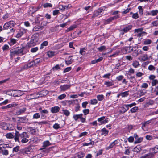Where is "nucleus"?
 <instances>
[{
	"mask_svg": "<svg viewBox=\"0 0 158 158\" xmlns=\"http://www.w3.org/2000/svg\"><path fill=\"white\" fill-rule=\"evenodd\" d=\"M16 25L15 22L13 21H10L6 23L3 26V29L4 30L10 29V32L14 33L15 29L11 28L14 27Z\"/></svg>",
	"mask_w": 158,
	"mask_h": 158,
	"instance_id": "obj_1",
	"label": "nucleus"
},
{
	"mask_svg": "<svg viewBox=\"0 0 158 158\" xmlns=\"http://www.w3.org/2000/svg\"><path fill=\"white\" fill-rule=\"evenodd\" d=\"M83 114H74L73 115V118L76 121L78 119H80V121L82 123H84L85 122V119L82 117Z\"/></svg>",
	"mask_w": 158,
	"mask_h": 158,
	"instance_id": "obj_2",
	"label": "nucleus"
},
{
	"mask_svg": "<svg viewBox=\"0 0 158 158\" xmlns=\"http://www.w3.org/2000/svg\"><path fill=\"white\" fill-rule=\"evenodd\" d=\"M132 27V25H130L126 26L123 28L121 29L119 31L120 34L121 35H123L125 33L128 32L131 30Z\"/></svg>",
	"mask_w": 158,
	"mask_h": 158,
	"instance_id": "obj_3",
	"label": "nucleus"
},
{
	"mask_svg": "<svg viewBox=\"0 0 158 158\" xmlns=\"http://www.w3.org/2000/svg\"><path fill=\"white\" fill-rule=\"evenodd\" d=\"M32 148L31 146H28L27 148H25L20 150V153L23 155L27 154L30 153V152L32 150Z\"/></svg>",
	"mask_w": 158,
	"mask_h": 158,
	"instance_id": "obj_4",
	"label": "nucleus"
},
{
	"mask_svg": "<svg viewBox=\"0 0 158 158\" xmlns=\"http://www.w3.org/2000/svg\"><path fill=\"white\" fill-rule=\"evenodd\" d=\"M39 40L38 37L37 36H34L31 39L30 41L29 46H34L35 45Z\"/></svg>",
	"mask_w": 158,
	"mask_h": 158,
	"instance_id": "obj_5",
	"label": "nucleus"
},
{
	"mask_svg": "<svg viewBox=\"0 0 158 158\" xmlns=\"http://www.w3.org/2000/svg\"><path fill=\"white\" fill-rule=\"evenodd\" d=\"M103 11L104 10L102 8H99L94 12L92 18H94L95 17L98 16L100 15H102Z\"/></svg>",
	"mask_w": 158,
	"mask_h": 158,
	"instance_id": "obj_6",
	"label": "nucleus"
},
{
	"mask_svg": "<svg viewBox=\"0 0 158 158\" xmlns=\"http://www.w3.org/2000/svg\"><path fill=\"white\" fill-rule=\"evenodd\" d=\"M27 31V29L23 28H20L19 31L16 34L15 37L17 38L21 37L24 34H25Z\"/></svg>",
	"mask_w": 158,
	"mask_h": 158,
	"instance_id": "obj_7",
	"label": "nucleus"
},
{
	"mask_svg": "<svg viewBox=\"0 0 158 158\" xmlns=\"http://www.w3.org/2000/svg\"><path fill=\"white\" fill-rule=\"evenodd\" d=\"M97 120L98 121L100 122V124H99V125L105 124L108 123L109 121L108 119V118L105 119V117L104 116H102L98 118Z\"/></svg>",
	"mask_w": 158,
	"mask_h": 158,
	"instance_id": "obj_8",
	"label": "nucleus"
},
{
	"mask_svg": "<svg viewBox=\"0 0 158 158\" xmlns=\"http://www.w3.org/2000/svg\"><path fill=\"white\" fill-rule=\"evenodd\" d=\"M118 143V141L117 140H116L110 143L109 146L106 147V149L108 150L112 148Z\"/></svg>",
	"mask_w": 158,
	"mask_h": 158,
	"instance_id": "obj_9",
	"label": "nucleus"
},
{
	"mask_svg": "<svg viewBox=\"0 0 158 158\" xmlns=\"http://www.w3.org/2000/svg\"><path fill=\"white\" fill-rule=\"evenodd\" d=\"M39 110L40 112V114L41 115V117L42 118H44L45 114H47L48 113V112L47 110L44 109L42 110L41 107H40L39 109Z\"/></svg>",
	"mask_w": 158,
	"mask_h": 158,
	"instance_id": "obj_10",
	"label": "nucleus"
},
{
	"mask_svg": "<svg viewBox=\"0 0 158 158\" xmlns=\"http://www.w3.org/2000/svg\"><path fill=\"white\" fill-rule=\"evenodd\" d=\"M19 119L18 121L21 123H27L28 122V118H26V116L22 117H18Z\"/></svg>",
	"mask_w": 158,
	"mask_h": 158,
	"instance_id": "obj_11",
	"label": "nucleus"
},
{
	"mask_svg": "<svg viewBox=\"0 0 158 158\" xmlns=\"http://www.w3.org/2000/svg\"><path fill=\"white\" fill-rule=\"evenodd\" d=\"M60 108L58 106H55L50 108L51 112L52 113L58 112L60 110Z\"/></svg>",
	"mask_w": 158,
	"mask_h": 158,
	"instance_id": "obj_12",
	"label": "nucleus"
},
{
	"mask_svg": "<svg viewBox=\"0 0 158 158\" xmlns=\"http://www.w3.org/2000/svg\"><path fill=\"white\" fill-rule=\"evenodd\" d=\"M119 18L118 15L115 16L114 17H111L106 19L105 21V23L106 24H108L109 23L112 21V20L117 19Z\"/></svg>",
	"mask_w": 158,
	"mask_h": 158,
	"instance_id": "obj_13",
	"label": "nucleus"
},
{
	"mask_svg": "<svg viewBox=\"0 0 158 158\" xmlns=\"http://www.w3.org/2000/svg\"><path fill=\"white\" fill-rule=\"evenodd\" d=\"M26 110V109L25 108L19 109L16 111V114L17 115L23 114L25 112Z\"/></svg>",
	"mask_w": 158,
	"mask_h": 158,
	"instance_id": "obj_14",
	"label": "nucleus"
},
{
	"mask_svg": "<svg viewBox=\"0 0 158 158\" xmlns=\"http://www.w3.org/2000/svg\"><path fill=\"white\" fill-rule=\"evenodd\" d=\"M72 56H69L66 59L65 61V63L66 64L68 65L71 64L73 61V59L71 58Z\"/></svg>",
	"mask_w": 158,
	"mask_h": 158,
	"instance_id": "obj_15",
	"label": "nucleus"
},
{
	"mask_svg": "<svg viewBox=\"0 0 158 158\" xmlns=\"http://www.w3.org/2000/svg\"><path fill=\"white\" fill-rule=\"evenodd\" d=\"M70 85H61L60 88L61 91H65L70 88Z\"/></svg>",
	"mask_w": 158,
	"mask_h": 158,
	"instance_id": "obj_16",
	"label": "nucleus"
},
{
	"mask_svg": "<svg viewBox=\"0 0 158 158\" xmlns=\"http://www.w3.org/2000/svg\"><path fill=\"white\" fill-rule=\"evenodd\" d=\"M23 136L22 134H20L19 132L15 131V137L14 138V139L15 140V141H18L19 142V138L20 136L21 137L22 136Z\"/></svg>",
	"mask_w": 158,
	"mask_h": 158,
	"instance_id": "obj_17",
	"label": "nucleus"
},
{
	"mask_svg": "<svg viewBox=\"0 0 158 158\" xmlns=\"http://www.w3.org/2000/svg\"><path fill=\"white\" fill-rule=\"evenodd\" d=\"M26 132H23L22 133V135L23 136H21V138L22 139L21 140V142L23 143H25L27 142L28 141V139H27L26 138L24 137V136L25 135H26Z\"/></svg>",
	"mask_w": 158,
	"mask_h": 158,
	"instance_id": "obj_18",
	"label": "nucleus"
},
{
	"mask_svg": "<svg viewBox=\"0 0 158 158\" xmlns=\"http://www.w3.org/2000/svg\"><path fill=\"white\" fill-rule=\"evenodd\" d=\"M51 144L50 143L49 141H46L44 142L43 143V145L42 148L40 149V150H42L45 149L46 147L50 145Z\"/></svg>",
	"mask_w": 158,
	"mask_h": 158,
	"instance_id": "obj_19",
	"label": "nucleus"
},
{
	"mask_svg": "<svg viewBox=\"0 0 158 158\" xmlns=\"http://www.w3.org/2000/svg\"><path fill=\"white\" fill-rule=\"evenodd\" d=\"M20 91L18 90H13V91L12 96L13 97H19L20 96Z\"/></svg>",
	"mask_w": 158,
	"mask_h": 158,
	"instance_id": "obj_20",
	"label": "nucleus"
},
{
	"mask_svg": "<svg viewBox=\"0 0 158 158\" xmlns=\"http://www.w3.org/2000/svg\"><path fill=\"white\" fill-rule=\"evenodd\" d=\"M129 91H126L123 92H121L119 94L122 98L126 97L129 95Z\"/></svg>",
	"mask_w": 158,
	"mask_h": 158,
	"instance_id": "obj_21",
	"label": "nucleus"
},
{
	"mask_svg": "<svg viewBox=\"0 0 158 158\" xmlns=\"http://www.w3.org/2000/svg\"><path fill=\"white\" fill-rule=\"evenodd\" d=\"M152 40L149 39H144L143 40V43L144 45H149L152 43Z\"/></svg>",
	"mask_w": 158,
	"mask_h": 158,
	"instance_id": "obj_22",
	"label": "nucleus"
},
{
	"mask_svg": "<svg viewBox=\"0 0 158 158\" xmlns=\"http://www.w3.org/2000/svg\"><path fill=\"white\" fill-rule=\"evenodd\" d=\"M149 56L146 54H143L141 57V60H142L144 61L149 59Z\"/></svg>",
	"mask_w": 158,
	"mask_h": 158,
	"instance_id": "obj_23",
	"label": "nucleus"
},
{
	"mask_svg": "<svg viewBox=\"0 0 158 158\" xmlns=\"http://www.w3.org/2000/svg\"><path fill=\"white\" fill-rule=\"evenodd\" d=\"M101 131L102 132L101 135L104 136L107 135L108 134L109 132V131L105 128L102 129L101 130Z\"/></svg>",
	"mask_w": 158,
	"mask_h": 158,
	"instance_id": "obj_24",
	"label": "nucleus"
},
{
	"mask_svg": "<svg viewBox=\"0 0 158 158\" xmlns=\"http://www.w3.org/2000/svg\"><path fill=\"white\" fill-rule=\"evenodd\" d=\"M47 53V55L49 57H52L56 55V52L52 51H48Z\"/></svg>",
	"mask_w": 158,
	"mask_h": 158,
	"instance_id": "obj_25",
	"label": "nucleus"
},
{
	"mask_svg": "<svg viewBox=\"0 0 158 158\" xmlns=\"http://www.w3.org/2000/svg\"><path fill=\"white\" fill-rule=\"evenodd\" d=\"M122 109V111L121 112L122 113H124L126 112L129 109L128 107L126 105V104L124 105L121 107Z\"/></svg>",
	"mask_w": 158,
	"mask_h": 158,
	"instance_id": "obj_26",
	"label": "nucleus"
},
{
	"mask_svg": "<svg viewBox=\"0 0 158 158\" xmlns=\"http://www.w3.org/2000/svg\"><path fill=\"white\" fill-rule=\"evenodd\" d=\"M125 50L129 53L131 52L134 50L133 46H129L126 47L125 48Z\"/></svg>",
	"mask_w": 158,
	"mask_h": 158,
	"instance_id": "obj_27",
	"label": "nucleus"
},
{
	"mask_svg": "<svg viewBox=\"0 0 158 158\" xmlns=\"http://www.w3.org/2000/svg\"><path fill=\"white\" fill-rule=\"evenodd\" d=\"M85 154L82 152H79L76 155V157L77 158H83Z\"/></svg>",
	"mask_w": 158,
	"mask_h": 158,
	"instance_id": "obj_28",
	"label": "nucleus"
},
{
	"mask_svg": "<svg viewBox=\"0 0 158 158\" xmlns=\"http://www.w3.org/2000/svg\"><path fill=\"white\" fill-rule=\"evenodd\" d=\"M5 136L7 139H11L14 138V135L11 133H9L5 135Z\"/></svg>",
	"mask_w": 158,
	"mask_h": 158,
	"instance_id": "obj_29",
	"label": "nucleus"
},
{
	"mask_svg": "<svg viewBox=\"0 0 158 158\" xmlns=\"http://www.w3.org/2000/svg\"><path fill=\"white\" fill-rule=\"evenodd\" d=\"M34 123H37L38 125H42L44 124H47L48 123V121H43L41 122H37L35 121L34 122Z\"/></svg>",
	"mask_w": 158,
	"mask_h": 158,
	"instance_id": "obj_30",
	"label": "nucleus"
},
{
	"mask_svg": "<svg viewBox=\"0 0 158 158\" xmlns=\"http://www.w3.org/2000/svg\"><path fill=\"white\" fill-rule=\"evenodd\" d=\"M16 49V50H10V56L11 57H13L15 55H18Z\"/></svg>",
	"mask_w": 158,
	"mask_h": 158,
	"instance_id": "obj_31",
	"label": "nucleus"
},
{
	"mask_svg": "<svg viewBox=\"0 0 158 158\" xmlns=\"http://www.w3.org/2000/svg\"><path fill=\"white\" fill-rule=\"evenodd\" d=\"M43 60V59L41 58H38L35 59L34 60V62L35 64H38L39 63L41 62Z\"/></svg>",
	"mask_w": 158,
	"mask_h": 158,
	"instance_id": "obj_32",
	"label": "nucleus"
},
{
	"mask_svg": "<svg viewBox=\"0 0 158 158\" xmlns=\"http://www.w3.org/2000/svg\"><path fill=\"white\" fill-rule=\"evenodd\" d=\"M139 62L137 61H133L132 65L135 68H137L139 65Z\"/></svg>",
	"mask_w": 158,
	"mask_h": 158,
	"instance_id": "obj_33",
	"label": "nucleus"
},
{
	"mask_svg": "<svg viewBox=\"0 0 158 158\" xmlns=\"http://www.w3.org/2000/svg\"><path fill=\"white\" fill-rule=\"evenodd\" d=\"M48 44V42L47 41H44L41 44L40 49H42L44 46H47Z\"/></svg>",
	"mask_w": 158,
	"mask_h": 158,
	"instance_id": "obj_34",
	"label": "nucleus"
},
{
	"mask_svg": "<svg viewBox=\"0 0 158 158\" xmlns=\"http://www.w3.org/2000/svg\"><path fill=\"white\" fill-rule=\"evenodd\" d=\"M141 150V148L139 146L137 145L136 147H135L133 149V151L135 152L138 153L140 152Z\"/></svg>",
	"mask_w": 158,
	"mask_h": 158,
	"instance_id": "obj_35",
	"label": "nucleus"
},
{
	"mask_svg": "<svg viewBox=\"0 0 158 158\" xmlns=\"http://www.w3.org/2000/svg\"><path fill=\"white\" fill-rule=\"evenodd\" d=\"M40 115L39 113H35L33 116V119H38L40 118Z\"/></svg>",
	"mask_w": 158,
	"mask_h": 158,
	"instance_id": "obj_36",
	"label": "nucleus"
},
{
	"mask_svg": "<svg viewBox=\"0 0 158 158\" xmlns=\"http://www.w3.org/2000/svg\"><path fill=\"white\" fill-rule=\"evenodd\" d=\"M138 110L139 108L138 107L135 106L131 109L130 110V111L131 112L133 113L136 112Z\"/></svg>",
	"mask_w": 158,
	"mask_h": 158,
	"instance_id": "obj_37",
	"label": "nucleus"
},
{
	"mask_svg": "<svg viewBox=\"0 0 158 158\" xmlns=\"http://www.w3.org/2000/svg\"><path fill=\"white\" fill-rule=\"evenodd\" d=\"M42 29L38 25L35 26L33 29V31H36L38 30H40Z\"/></svg>",
	"mask_w": 158,
	"mask_h": 158,
	"instance_id": "obj_38",
	"label": "nucleus"
},
{
	"mask_svg": "<svg viewBox=\"0 0 158 158\" xmlns=\"http://www.w3.org/2000/svg\"><path fill=\"white\" fill-rule=\"evenodd\" d=\"M1 153L3 155L7 156L9 154V151L6 149L2 150Z\"/></svg>",
	"mask_w": 158,
	"mask_h": 158,
	"instance_id": "obj_39",
	"label": "nucleus"
},
{
	"mask_svg": "<svg viewBox=\"0 0 158 158\" xmlns=\"http://www.w3.org/2000/svg\"><path fill=\"white\" fill-rule=\"evenodd\" d=\"M97 98L98 100L100 101H102L104 98V96L103 95H97Z\"/></svg>",
	"mask_w": 158,
	"mask_h": 158,
	"instance_id": "obj_40",
	"label": "nucleus"
},
{
	"mask_svg": "<svg viewBox=\"0 0 158 158\" xmlns=\"http://www.w3.org/2000/svg\"><path fill=\"white\" fill-rule=\"evenodd\" d=\"M151 151L154 153H156L158 152V146H156L153 148L151 149Z\"/></svg>",
	"mask_w": 158,
	"mask_h": 158,
	"instance_id": "obj_41",
	"label": "nucleus"
},
{
	"mask_svg": "<svg viewBox=\"0 0 158 158\" xmlns=\"http://www.w3.org/2000/svg\"><path fill=\"white\" fill-rule=\"evenodd\" d=\"M124 76L122 75H120L116 77V80L118 81H121L124 79Z\"/></svg>",
	"mask_w": 158,
	"mask_h": 158,
	"instance_id": "obj_42",
	"label": "nucleus"
},
{
	"mask_svg": "<svg viewBox=\"0 0 158 158\" xmlns=\"http://www.w3.org/2000/svg\"><path fill=\"white\" fill-rule=\"evenodd\" d=\"M104 84L106 85L107 87L113 85V84L111 81H105Z\"/></svg>",
	"mask_w": 158,
	"mask_h": 158,
	"instance_id": "obj_43",
	"label": "nucleus"
},
{
	"mask_svg": "<svg viewBox=\"0 0 158 158\" xmlns=\"http://www.w3.org/2000/svg\"><path fill=\"white\" fill-rule=\"evenodd\" d=\"M143 140V138L142 137H140L136 139V140L135 141L134 143L136 144L139 143L141 142Z\"/></svg>",
	"mask_w": 158,
	"mask_h": 158,
	"instance_id": "obj_44",
	"label": "nucleus"
},
{
	"mask_svg": "<svg viewBox=\"0 0 158 158\" xmlns=\"http://www.w3.org/2000/svg\"><path fill=\"white\" fill-rule=\"evenodd\" d=\"M139 10V13L140 15H142L143 13V10L142 8V7L141 6H139L138 7Z\"/></svg>",
	"mask_w": 158,
	"mask_h": 158,
	"instance_id": "obj_45",
	"label": "nucleus"
},
{
	"mask_svg": "<svg viewBox=\"0 0 158 158\" xmlns=\"http://www.w3.org/2000/svg\"><path fill=\"white\" fill-rule=\"evenodd\" d=\"M18 105V104L17 103H12L10 104L7 105V109L13 107H15Z\"/></svg>",
	"mask_w": 158,
	"mask_h": 158,
	"instance_id": "obj_46",
	"label": "nucleus"
},
{
	"mask_svg": "<svg viewBox=\"0 0 158 158\" xmlns=\"http://www.w3.org/2000/svg\"><path fill=\"white\" fill-rule=\"evenodd\" d=\"M43 6L44 8H46L47 7H52V5L50 3H45L43 5Z\"/></svg>",
	"mask_w": 158,
	"mask_h": 158,
	"instance_id": "obj_47",
	"label": "nucleus"
},
{
	"mask_svg": "<svg viewBox=\"0 0 158 158\" xmlns=\"http://www.w3.org/2000/svg\"><path fill=\"white\" fill-rule=\"evenodd\" d=\"M85 49L84 48L81 49L80 50V51L79 52L82 55H84L85 54V53H86V52L85 51Z\"/></svg>",
	"mask_w": 158,
	"mask_h": 158,
	"instance_id": "obj_48",
	"label": "nucleus"
},
{
	"mask_svg": "<svg viewBox=\"0 0 158 158\" xmlns=\"http://www.w3.org/2000/svg\"><path fill=\"white\" fill-rule=\"evenodd\" d=\"M151 15L152 16H156L157 15V13L156 10H153L151 11Z\"/></svg>",
	"mask_w": 158,
	"mask_h": 158,
	"instance_id": "obj_49",
	"label": "nucleus"
},
{
	"mask_svg": "<svg viewBox=\"0 0 158 158\" xmlns=\"http://www.w3.org/2000/svg\"><path fill=\"white\" fill-rule=\"evenodd\" d=\"M88 135V133L87 132L85 131L80 133L79 135V137H81L83 136H84Z\"/></svg>",
	"mask_w": 158,
	"mask_h": 158,
	"instance_id": "obj_50",
	"label": "nucleus"
},
{
	"mask_svg": "<svg viewBox=\"0 0 158 158\" xmlns=\"http://www.w3.org/2000/svg\"><path fill=\"white\" fill-rule=\"evenodd\" d=\"M62 111L64 114L66 116H68L69 115L70 113L69 110H64Z\"/></svg>",
	"mask_w": 158,
	"mask_h": 158,
	"instance_id": "obj_51",
	"label": "nucleus"
},
{
	"mask_svg": "<svg viewBox=\"0 0 158 158\" xmlns=\"http://www.w3.org/2000/svg\"><path fill=\"white\" fill-rule=\"evenodd\" d=\"M66 96V95L65 94H63L59 95L58 97V98L59 100H62Z\"/></svg>",
	"mask_w": 158,
	"mask_h": 158,
	"instance_id": "obj_52",
	"label": "nucleus"
},
{
	"mask_svg": "<svg viewBox=\"0 0 158 158\" xmlns=\"http://www.w3.org/2000/svg\"><path fill=\"white\" fill-rule=\"evenodd\" d=\"M144 75V73L142 72H139L136 73V76L137 77H140Z\"/></svg>",
	"mask_w": 158,
	"mask_h": 158,
	"instance_id": "obj_53",
	"label": "nucleus"
},
{
	"mask_svg": "<svg viewBox=\"0 0 158 158\" xmlns=\"http://www.w3.org/2000/svg\"><path fill=\"white\" fill-rule=\"evenodd\" d=\"M152 26L157 27L158 26V20H156L152 22L151 23Z\"/></svg>",
	"mask_w": 158,
	"mask_h": 158,
	"instance_id": "obj_54",
	"label": "nucleus"
},
{
	"mask_svg": "<svg viewBox=\"0 0 158 158\" xmlns=\"http://www.w3.org/2000/svg\"><path fill=\"white\" fill-rule=\"evenodd\" d=\"M151 122V121L148 120L145 122L144 123L142 124V129H143V128L145 127V126L147 124H149Z\"/></svg>",
	"mask_w": 158,
	"mask_h": 158,
	"instance_id": "obj_55",
	"label": "nucleus"
},
{
	"mask_svg": "<svg viewBox=\"0 0 158 158\" xmlns=\"http://www.w3.org/2000/svg\"><path fill=\"white\" fill-rule=\"evenodd\" d=\"M98 103L97 100L96 99H91L90 100V104L92 105H95Z\"/></svg>",
	"mask_w": 158,
	"mask_h": 158,
	"instance_id": "obj_56",
	"label": "nucleus"
},
{
	"mask_svg": "<svg viewBox=\"0 0 158 158\" xmlns=\"http://www.w3.org/2000/svg\"><path fill=\"white\" fill-rule=\"evenodd\" d=\"M152 86H155L156 84H158V80L157 79H155L152 81Z\"/></svg>",
	"mask_w": 158,
	"mask_h": 158,
	"instance_id": "obj_57",
	"label": "nucleus"
},
{
	"mask_svg": "<svg viewBox=\"0 0 158 158\" xmlns=\"http://www.w3.org/2000/svg\"><path fill=\"white\" fill-rule=\"evenodd\" d=\"M53 127L54 129L57 130L60 128V127L59 124L56 123L53 125Z\"/></svg>",
	"mask_w": 158,
	"mask_h": 158,
	"instance_id": "obj_58",
	"label": "nucleus"
},
{
	"mask_svg": "<svg viewBox=\"0 0 158 158\" xmlns=\"http://www.w3.org/2000/svg\"><path fill=\"white\" fill-rule=\"evenodd\" d=\"M38 50V48L37 47H35V48H32L31 49V52L32 53H35V52Z\"/></svg>",
	"mask_w": 158,
	"mask_h": 158,
	"instance_id": "obj_59",
	"label": "nucleus"
},
{
	"mask_svg": "<svg viewBox=\"0 0 158 158\" xmlns=\"http://www.w3.org/2000/svg\"><path fill=\"white\" fill-rule=\"evenodd\" d=\"M35 65V64L34 61H31L29 64H27V66L28 67V68H31L33 66H34Z\"/></svg>",
	"mask_w": 158,
	"mask_h": 158,
	"instance_id": "obj_60",
	"label": "nucleus"
},
{
	"mask_svg": "<svg viewBox=\"0 0 158 158\" xmlns=\"http://www.w3.org/2000/svg\"><path fill=\"white\" fill-rule=\"evenodd\" d=\"M106 48L105 46H102L98 48V50L100 52H102Z\"/></svg>",
	"mask_w": 158,
	"mask_h": 158,
	"instance_id": "obj_61",
	"label": "nucleus"
},
{
	"mask_svg": "<svg viewBox=\"0 0 158 158\" xmlns=\"http://www.w3.org/2000/svg\"><path fill=\"white\" fill-rule=\"evenodd\" d=\"M132 18L134 19H137L139 17L138 14L137 13H134L132 16Z\"/></svg>",
	"mask_w": 158,
	"mask_h": 158,
	"instance_id": "obj_62",
	"label": "nucleus"
},
{
	"mask_svg": "<svg viewBox=\"0 0 158 158\" xmlns=\"http://www.w3.org/2000/svg\"><path fill=\"white\" fill-rule=\"evenodd\" d=\"M148 69L150 71L155 70V67L152 65H150L149 66L148 68Z\"/></svg>",
	"mask_w": 158,
	"mask_h": 158,
	"instance_id": "obj_63",
	"label": "nucleus"
},
{
	"mask_svg": "<svg viewBox=\"0 0 158 158\" xmlns=\"http://www.w3.org/2000/svg\"><path fill=\"white\" fill-rule=\"evenodd\" d=\"M141 96H142L145 94L146 93V91L145 90H141L139 91Z\"/></svg>",
	"mask_w": 158,
	"mask_h": 158,
	"instance_id": "obj_64",
	"label": "nucleus"
}]
</instances>
